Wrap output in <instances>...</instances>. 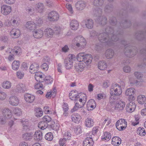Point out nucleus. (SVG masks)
Wrapping results in <instances>:
<instances>
[{"mask_svg": "<svg viewBox=\"0 0 146 146\" xmlns=\"http://www.w3.org/2000/svg\"><path fill=\"white\" fill-rule=\"evenodd\" d=\"M104 32L99 35V40L102 43L109 46L112 45L114 42L118 40L119 36V31H117V33L113 29L110 27H108L106 28Z\"/></svg>", "mask_w": 146, "mask_h": 146, "instance_id": "obj_1", "label": "nucleus"}, {"mask_svg": "<svg viewBox=\"0 0 146 146\" xmlns=\"http://www.w3.org/2000/svg\"><path fill=\"white\" fill-rule=\"evenodd\" d=\"M110 90V94L111 96L110 97L111 103V100H117L119 98V96L122 94V90L121 86L117 84H112Z\"/></svg>", "mask_w": 146, "mask_h": 146, "instance_id": "obj_2", "label": "nucleus"}, {"mask_svg": "<svg viewBox=\"0 0 146 146\" xmlns=\"http://www.w3.org/2000/svg\"><path fill=\"white\" fill-rule=\"evenodd\" d=\"M72 44L76 50H82L85 48L86 42L84 38L79 36L75 37L73 40Z\"/></svg>", "mask_w": 146, "mask_h": 146, "instance_id": "obj_3", "label": "nucleus"}, {"mask_svg": "<svg viewBox=\"0 0 146 146\" xmlns=\"http://www.w3.org/2000/svg\"><path fill=\"white\" fill-rule=\"evenodd\" d=\"M126 43L125 40H122L121 42L122 45L125 47L124 52L125 55L129 57L134 56L137 52L136 48L135 46H127L128 44H125Z\"/></svg>", "mask_w": 146, "mask_h": 146, "instance_id": "obj_4", "label": "nucleus"}, {"mask_svg": "<svg viewBox=\"0 0 146 146\" xmlns=\"http://www.w3.org/2000/svg\"><path fill=\"white\" fill-rule=\"evenodd\" d=\"M77 60L80 62H83L86 64H90L92 59V55L90 54H85L84 52L78 53L76 56Z\"/></svg>", "mask_w": 146, "mask_h": 146, "instance_id": "obj_5", "label": "nucleus"}, {"mask_svg": "<svg viewBox=\"0 0 146 146\" xmlns=\"http://www.w3.org/2000/svg\"><path fill=\"white\" fill-rule=\"evenodd\" d=\"M104 4L103 0H94L93 4L94 6L97 7L93 11V14L96 16L102 15V9L100 7H101Z\"/></svg>", "mask_w": 146, "mask_h": 146, "instance_id": "obj_6", "label": "nucleus"}, {"mask_svg": "<svg viewBox=\"0 0 146 146\" xmlns=\"http://www.w3.org/2000/svg\"><path fill=\"white\" fill-rule=\"evenodd\" d=\"M127 122L125 119H120L118 120L116 123L117 128L119 131H122L125 129L127 126Z\"/></svg>", "mask_w": 146, "mask_h": 146, "instance_id": "obj_7", "label": "nucleus"}, {"mask_svg": "<svg viewBox=\"0 0 146 146\" xmlns=\"http://www.w3.org/2000/svg\"><path fill=\"white\" fill-rule=\"evenodd\" d=\"M80 94L82 95L84 94L83 93L78 94L76 90H72L69 93V97L72 100H74L76 102L77 99L80 98L79 95Z\"/></svg>", "mask_w": 146, "mask_h": 146, "instance_id": "obj_8", "label": "nucleus"}, {"mask_svg": "<svg viewBox=\"0 0 146 146\" xmlns=\"http://www.w3.org/2000/svg\"><path fill=\"white\" fill-rule=\"evenodd\" d=\"M48 17L51 21H56L58 19L59 15L56 12L52 11L48 14Z\"/></svg>", "mask_w": 146, "mask_h": 146, "instance_id": "obj_9", "label": "nucleus"}, {"mask_svg": "<svg viewBox=\"0 0 146 146\" xmlns=\"http://www.w3.org/2000/svg\"><path fill=\"white\" fill-rule=\"evenodd\" d=\"M86 3L85 1H80L77 2L75 5L76 9L78 11H82L85 8Z\"/></svg>", "mask_w": 146, "mask_h": 146, "instance_id": "obj_10", "label": "nucleus"}, {"mask_svg": "<svg viewBox=\"0 0 146 146\" xmlns=\"http://www.w3.org/2000/svg\"><path fill=\"white\" fill-rule=\"evenodd\" d=\"M11 7L9 6L4 5L1 7V12L4 15L9 14L11 12Z\"/></svg>", "mask_w": 146, "mask_h": 146, "instance_id": "obj_11", "label": "nucleus"}, {"mask_svg": "<svg viewBox=\"0 0 146 146\" xmlns=\"http://www.w3.org/2000/svg\"><path fill=\"white\" fill-rule=\"evenodd\" d=\"M10 104L13 106H17L19 103V100L18 98L15 96H11L9 99Z\"/></svg>", "mask_w": 146, "mask_h": 146, "instance_id": "obj_12", "label": "nucleus"}, {"mask_svg": "<svg viewBox=\"0 0 146 146\" xmlns=\"http://www.w3.org/2000/svg\"><path fill=\"white\" fill-rule=\"evenodd\" d=\"M35 73V78L37 82H42L44 80L45 76L42 73L36 72Z\"/></svg>", "mask_w": 146, "mask_h": 146, "instance_id": "obj_13", "label": "nucleus"}, {"mask_svg": "<svg viewBox=\"0 0 146 146\" xmlns=\"http://www.w3.org/2000/svg\"><path fill=\"white\" fill-rule=\"evenodd\" d=\"M24 99L26 102L29 103H33L35 100V96L31 94L26 93L24 96Z\"/></svg>", "mask_w": 146, "mask_h": 146, "instance_id": "obj_14", "label": "nucleus"}, {"mask_svg": "<svg viewBox=\"0 0 146 146\" xmlns=\"http://www.w3.org/2000/svg\"><path fill=\"white\" fill-rule=\"evenodd\" d=\"M35 9L38 12L42 13L45 11L46 9L43 3H38L36 5Z\"/></svg>", "mask_w": 146, "mask_h": 146, "instance_id": "obj_15", "label": "nucleus"}, {"mask_svg": "<svg viewBox=\"0 0 146 146\" xmlns=\"http://www.w3.org/2000/svg\"><path fill=\"white\" fill-rule=\"evenodd\" d=\"M3 116L7 119H9L12 116V113L11 110L8 108H4L2 111Z\"/></svg>", "mask_w": 146, "mask_h": 146, "instance_id": "obj_16", "label": "nucleus"}, {"mask_svg": "<svg viewBox=\"0 0 146 146\" xmlns=\"http://www.w3.org/2000/svg\"><path fill=\"white\" fill-rule=\"evenodd\" d=\"M25 27L31 31L34 30L36 27L35 23L32 21H29L27 22Z\"/></svg>", "mask_w": 146, "mask_h": 146, "instance_id": "obj_17", "label": "nucleus"}, {"mask_svg": "<svg viewBox=\"0 0 146 146\" xmlns=\"http://www.w3.org/2000/svg\"><path fill=\"white\" fill-rule=\"evenodd\" d=\"M15 90L18 92L23 93L26 90V88L24 84L21 83L16 86Z\"/></svg>", "mask_w": 146, "mask_h": 146, "instance_id": "obj_18", "label": "nucleus"}, {"mask_svg": "<svg viewBox=\"0 0 146 146\" xmlns=\"http://www.w3.org/2000/svg\"><path fill=\"white\" fill-rule=\"evenodd\" d=\"M136 108V105L133 102H130L127 104L126 107V109L127 111L132 112L135 110Z\"/></svg>", "mask_w": 146, "mask_h": 146, "instance_id": "obj_19", "label": "nucleus"}, {"mask_svg": "<svg viewBox=\"0 0 146 146\" xmlns=\"http://www.w3.org/2000/svg\"><path fill=\"white\" fill-rule=\"evenodd\" d=\"M101 15L97 16L99 17L97 19V21L99 24L102 25H106L107 23V19L105 16H100Z\"/></svg>", "mask_w": 146, "mask_h": 146, "instance_id": "obj_20", "label": "nucleus"}, {"mask_svg": "<svg viewBox=\"0 0 146 146\" xmlns=\"http://www.w3.org/2000/svg\"><path fill=\"white\" fill-rule=\"evenodd\" d=\"M94 144V141L92 137H87L83 142L84 146H92Z\"/></svg>", "mask_w": 146, "mask_h": 146, "instance_id": "obj_21", "label": "nucleus"}, {"mask_svg": "<svg viewBox=\"0 0 146 146\" xmlns=\"http://www.w3.org/2000/svg\"><path fill=\"white\" fill-rule=\"evenodd\" d=\"M70 26L72 30H76L78 28L79 23L76 20H73L70 22Z\"/></svg>", "mask_w": 146, "mask_h": 146, "instance_id": "obj_22", "label": "nucleus"}, {"mask_svg": "<svg viewBox=\"0 0 146 146\" xmlns=\"http://www.w3.org/2000/svg\"><path fill=\"white\" fill-rule=\"evenodd\" d=\"M125 106V103L121 101L115 104V109L118 110H123Z\"/></svg>", "mask_w": 146, "mask_h": 146, "instance_id": "obj_23", "label": "nucleus"}, {"mask_svg": "<svg viewBox=\"0 0 146 146\" xmlns=\"http://www.w3.org/2000/svg\"><path fill=\"white\" fill-rule=\"evenodd\" d=\"M96 107V102L94 100H90L87 103V107L88 110H91Z\"/></svg>", "mask_w": 146, "mask_h": 146, "instance_id": "obj_24", "label": "nucleus"}, {"mask_svg": "<svg viewBox=\"0 0 146 146\" xmlns=\"http://www.w3.org/2000/svg\"><path fill=\"white\" fill-rule=\"evenodd\" d=\"M135 93V89L133 88H130L127 89L125 92V94L126 96H129L132 98V100L134 98L133 95Z\"/></svg>", "mask_w": 146, "mask_h": 146, "instance_id": "obj_25", "label": "nucleus"}, {"mask_svg": "<svg viewBox=\"0 0 146 146\" xmlns=\"http://www.w3.org/2000/svg\"><path fill=\"white\" fill-rule=\"evenodd\" d=\"M39 68V65L35 63L32 64L30 67V72L34 74L36 72Z\"/></svg>", "mask_w": 146, "mask_h": 146, "instance_id": "obj_26", "label": "nucleus"}, {"mask_svg": "<svg viewBox=\"0 0 146 146\" xmlns=\"http://www.w3.org/2000/svg\"><path fill=\"white\" fill-rule=\"evenodd\" d=\"M85 24L86 28L89 29H91L93 27L94 22L91 19H87L85 20Z\"/></svg>", "mask_w": 146, "mask_h": 146, "instance_id": "obj_27", "label": "nucleus"}, {"mask_svg": "<svg viewBox=\"0 0 146 146\" xmlns=\"http://www.w3.org/2000/svg\"><path fill=\"white\" fill-rule=\"evenodd\" d=\"M43 31L42 30L38 29L34 32L33 35L35 38H41L43 36Z\"/></svg>", "mask_w": 146, "mask_h": 146, "instance_id": "obj_28", "label": "nucleus"}, {"mask_svg": "<svg viewBox=\"0 0 146 146\" xmlns=\"http://www.w3.org/2000/svg\"><path fill=\"white\" fill-rule=\"evenodd\" d=\"M72 120L74 123H78L81 119V116L77 113H74L71 116Z\"/></svg>", "mask_w": 146, "mask_h": 146, "instance_id": "obj_29", "label": "nucleus"}, {"mask_svg": "<svg viewBox=\"0 0 146 146\" xmlns=\"http://www.w3.org/2000/svg\"><path fill=\"white\" fill-rule=\"evenodd\" d=\"M94 121L93 119L90 117L86 118L85 121V125L87 127H90L94 125Z\"/></svg>", "mask_w": 146, "mask_h": 146, "instance_id": "obj_30", "label": "nucleus"}, {"mask_svg": "<svg viewBox=\"0 0 146 146\" xmlns=\"http://www.w3.org/2000/svg\"><path fill=\"white\" fill-rule=\"evenodd\" d=\"M85 66L84 64L83 63H79L76 64L74 67L76 71L79 72L83 71Z\"/></svg>", "mask_w": 146, "mask_h": 146, "instance_id": "obj_31", "label": "nucleus"}, {"mask_svg": "<svg viewBox=\"0 0 146 146\" xmlns=\"http://www.w3.org/2000/svg\"><path fill=\"white\" fill-rule=\"evenodd\" d=\"M121 143V139L117 137H114L112 139L111 144L114 145H118Z\"/></svg>", "mask_w": 146, "mask_h": 146, "instance_id": "obj_32", "label": "nucleus"}, {"mask_svg": "<svg viewBox=\"0 0 146 146\" xmlns=\"http://www.w3.org/2000/svg\"><path fill=\"white\" fill-rule=\"evenodd\" d=\"M21 123L22 124L23 129L24 130L28 131L30 130L31 126L28 121L22 120Z\"/></svg>", "mask_w": 146, "mask_h": 146, "instance_id": "obj_33", "label": "nucleus"}, {"mask_svg": "<svg viewBox=\"0 0 146 146\" xmlns=\"http://www.w3.org/2000/svg\"><path fill=\"white\" fill-rule=\"evenodd\" d=\"M114 54L113 51L111 49L107 50L105 52V55L106 57L108 59L112 58Z\"/></svg>", "mask_w": 146, "mask_h": 146, "instance_id": "obj_34", "label": "nucleus"}, {"mask_svg": "<svg viewBox=\"0 0 146 146\" xmlns=\"http://www.w3.org/2000/svg\"><path fill=\"white\" fill-rule=\"evenodd\" d=\"M98 68L101 70H104L107 68V64L104 61H100L98 65Z\"/></svg>", "mask_w": 146, "mask_h": 146, "instance_id": "obj_35", "label": "nucleus"}, {"mask_svg": "<svg viewBox=\"0 0 146 146\" xmlns=\"http://www.w3.org/2000/svg\"><path fill=\"white\" fill-rule=\"evenodd\" d=\"M34 139L37 141L41 140L42 138V133L40 131L35 132L34 135Z\"/></svg>", "mask_w": 146, "mask_h": 146, "instance_id": "obj_36", "label": "nucleus"}, {"mask_svg": "<svg viewBox=\"0 0 146 146\" xmlns=\"http://www.w3.org/2000/svg\"><path fill=\"white\" fill-rule=\"evenodd\" d=\"M11 35H13V37L15 38L18 37L20 34V31L18 29H13L10 32Z\"/></svg>", "mask_w": 146, "mask_h": 146, "instance_id": "obj_37", "label": "nucleus"}, {"mask_svg": "<svg viewBox=\"0 0 146 146\" xmlns=\"http://www.w3.org/2000/svg\"><path fill=\"white\" fill-rule=\"evenodd\" d=\"M53 31L50 28H47L44 31L45 35L48 38L51 37L54 34Z\"/></svg>", "mask_w": 146, "mask_h": 146, "instance_id": "obj_38", "label": "nucleus"}, {"mask_svg": "<svg viewBox=\"0 0 146 146\" xmlns=\"http://www.w3.org/2000/svg\"><path fill=\"white\" fill-rule=\"evenodd\" d=\"M137 101L140 104H143L145 102L146 98L145 96L143 95H139L137 97Z\"/></svg>", "mask_w": 146, "mask_h": 146, "instance_id": "obj_39", "label": "nucleus"}, {"mask_svg": "<svg viewBox=\"0 0 146 146\" xmlns=\"http://www.w3.org/2000/svg\"><path fill=\"white\" fill-rule=\"evenodd\" d=\"M12 25L15 27L18 26L20 23V21L18 17H14L11 19Z\"/></svg>", "mask_w": 146, "mask_h": 146, "instance_id": "obj_40", "label": "nucleus"}, {"mask_svg": "<svg viewBox=\"0 0 146 146\" xmlns=\"http://www.w3.org/2000/svg\"><path fill=\"white\" fill-rule=\"evenodd\" d=\"M120 24L121 28L124 27V28H128L131 25V22L129 21H128L126 20H123L122 23Z\"/></svg>", "mask_w": 146, "mask_h": 146, "instance_id": "obj_41", "label": "nucleus"}, {"mask_svg": "<svg viewBox=\"0 0 146 146\" xmlns=\"http://www.w3.org/2000/svg\"><path fill=\"white\" fill-rule=\"evenodd\" d=\"M35 115L37 117H40L43 114V111L40 108H35Z\"/></svg>", "mask_w": 146, "mask_h": 146, "instance_id": "obj_42", "label": "nucleus"}, {"mask_svg": "<svg viewBox=\"0 0 146 146\" xmlns=\"http://www.w3.org/2000/svg\"><path fill=\"white\" fill-rule=\"evenodd\" d=\"M64 63L66 69L71 68L73 66L72 61H70L68 59H65L64 60Z\"/></svg>", "mask_w": 146, "mask_h": 146, "instance_id": "obj_43", "label": "nucleus"}, {"mask_svg": "<svg viewBox=\"0 0 146 146\" xmlns=\"http://www.w3.org/2000/svg\"><path fill=\"white\" fill-rule=\"evenodd\" d=\"M113 6L111 4H108L106 5L104 9V11L106 13L110 12L113 11Z\"/></svg>", "mask_w": 146, "mask_h": 146, "instance_id": "obj_44", "label": "nucleus"}, {"mask_svg": "<svg viewBox=\"0 0 146 146\" xmlns=\"http://www.w3.org/2000/svg\"><path fill=\"white\" fill-rule=\"evenodd\" d=\"M48 123L43 121L40 122L38 124V127L42 130H44L48 127Z\"/></svg>", "mask_w": 146, "mask_h": 146, "instance_id": "obj_45", "label": "nucleus"}, {"mask_svg": "<svg viewBox=\"0 0 146 146\" xmlns=\"http://www.w3.org/2000/svg\"><path fill=\"white\" fill-rule=\"evenodd\" d=\"M33 133L31 132L30 133H26L23 135V137L25 140H29L32 139Z\"/></svg>", "mask_w": 146, "mask_h": 146, "instance_id": "obj_46", "label": "nucleus"}, {"mask_svg": "<svg viewBox=\"0 0 146 146\" xmlns=\"http://www.w3.org/2000/svg\"><path fill=\"white\" fill-rule=\"evenodd\" d=\"M27 13L28 14L31 15L35 13V10L34 8L30 6H27L26 8Z\"/></svg>", "mask_w": 146, "mask_h": 146, "instance_id": "obj_47", "label": "nucleus"}, {"mask_svg": "<svg viewBox=\"0 0 146 146\" xmlns=\"http://www.w3.org/2000/svg\"><path fill=\"white\" fill-rule=\"evenodd\" d=\"M20 64V62L19 61H14L12 64V68L15 70H17L19 67Z\"/></svg>", "mask_w": 146, "mask_h": 146, "instance_id": "obj_48", "label": "nucleus"}, {"mask_svg": "<svg viewBox=\"0 0 146 146\" xmlns=\"http://www.w3.org/2000/svg\"><path fill=\"white\" fill-rule=\"evenodd\" d=\"M2 86L5 89H8L10 88L11 86V83L9 81H4L2 84Z\"/></svg>", "mask_w": 146, "mask_h": 146, "instance_id": "obj_49", "label": "nucleus"}, {"mask_svg": "<svg viewBox=\"0 0 146 146\" xmlns=\"http://www.w3.org/2000/svg\"><path fill=\"white\" fill-rule=\"evenodd\" d=\"M47 60L45 61V62L43 63L41 66V68L43 70L45 71L48 70V60L49 58H46Z\"/></svg>", "mask_w": 146, "mask_h": 146, "instance_id": "obj_50", "label": "nucleus"}, {"mask_svg": "<svg viewBox=\"0 0 146 146\" xmlns=\"http://www.w3.org/2000/svg\"><path fill=\"white\" fill-rule=\"evenodd\" d=\"M145 33H144L143 32H139L136 33L135 34V36L139 40H141L143 39L144 36L145 35Z\"/></svg>", "mask_w": 146, "mask_h": 146, "instance_id": "obj_51", "label": "nucleus"}, {"mask_svg": "<svg viewBox=\"0 0 146 146\" xmlns=\"http://www.w3.org/2000/svg\"><path fill=\"white\" fill-rule=\"evenodd\" d=\"M111 138V134L108 132H106L104 133L103 137L102 139H103L106 140V141H108Z\"/></svg>", "mask_w": 146, "mask_h": 146, "instance_id": "obj_52", "label": "nucleus"}, {"mask_svg": "<svg viewBox=\"0 0 146 146\" xmlns=\"http://www.w3.org/2000/svg\"><path fill=\"white\" fill-rule=\"evenodd\" d=\"M137 131V134L141 136H145L146 134L145 129L143 127L138 128Z\"/></svg>", "mask_w": 146, "mask_h": 146, "instance_id": "obj_53", "label": "nucleus"}, {"mask_svg": "<svg viewBox=\"0 0 146 146\" xmlns=\"http://www.w3.org/2000/svg\"><path fill=\"white\" fill-rule=\"evenodd\" d=\"M57 126L56 125L55 122L54 121H51L50 123H48V127L53 129H56Z\"/></svg>", "mask_w": 146, "mask_h": 146, "instance_id": "obj_54", "label": "nucleus"}, {"mask_svg": "<svg viewBox=\"0 0 146 146\" xmlns=\"http://www.w3.org/2000/svg\"><path fill=\"white\" fill-rule=\"evenodd\" d=\"M41 82H37L35 84L34 86L35 88L36 89L42 90L44 88V86Z\"/></svg>", "mask_w": 146, "mask_h": 146, "instance_id": "obj_55", "label": "nucleus"}, {"mask_svg": "<svg viewBox=\"0 0 146 146\" xmlns=\"http://www.w3.org/2000/svg\"><path fill=\"white\" fill-rule=\"evenodd\" d=\"M46 139L50 141L52 140L53 138L52 133L51 132L48 133L46 134L45 137Z\"/></svg>", "mask_w": 146, "mask_h": 146, "instance_id": "obj_56", "label": "nucleus"}, {"mask_svg": "<svg viewBox=\"0 0 146 146\" xmlns=\"http://www.w3.org/2000/svg\"><path fill=\"white\" fill-rule=\"evenodd\" d=\"M13 111L14 114L17 116H20L22 114L21 110L17 108H15Z\"/></svg>", "mask_w": 146, "mask_h": 146, "instance_id": "obj_57", "label": "nucleus"}, {"mask_svg": "<svg viewBox=\"0 0 146 146\" xmlns=\"http://www.w3.org/2000/svg\"><path fill=\"white\" fill-rule=\"evenodd\" d=\"M109 21L111 25L114 26L116 25L117 20L115 17H112L110 18Z\"/></svg>", "mask_w": 146, "mask_h": 146, "instance_id": "obj_58", "label": "nucleus"}, {"mask_svg": "<svg viewBox=\"0 0 146 146\" xmlns=\"http://www.w3.org/2000/svg\"><path fill=\"white\" fill-rule=\"evenodd\" d=\"M43 121L44 122L48 123H50L51 121V118L48 115L44 116L42 118Z\"/></svg>", "mask_w": 146, "mask_h": 146, "instance_id": "obj_59", "label": "nucleus"}, {"mask_svg": "<svg viewBox=\"0 0 146 146\" xmlns=\"http://www.w3.org/2000/svg\"><path fill=\"white\" fill-rule=\"evenodd\" d=\"M61 31V28L59 26H55L54 28V33L57 35L59 34Z\"/></svg>", "mask_w": 146, "mask_h": 146, "instance_id": "obj_60", "label": "nucleus"}, {"mask_svg": "<svg viewBox=\"0 0 146 146\" xmlns=\"http://www.w3.org/2000/svg\"><path fill=\"white\" fill-rule=\"evenodd\" d=\"M45 82L47 84H51L53 80V78L50 76H48L45 77Z\"/></svg>", "mask_w": 146, "mask_h": 146, "instance_id": "obj_61", "label": "nucleus"}, {"mask_svg": "<svg viewBox=\"0 0 146 146\" xmlns=\"http://www.w3.org/2000/svg\"><path fill=\"white\" fill-rule=\"evenodd\" d=\"M62 108L64 112L63 113V115H64L65 116L67 113L66 112L69 109L68 106L67 104L64 103L62 106Z\"/></svg>", "mask_w": 146, "mask_h": 146, "instance_id": "obj_62", "label": "nucleus"}, {"mask_svg": "<svg viewBox=\"0 0 146 146\" xmlns=\"http://www.w3.org/2000/svg\"><path fill=\"white\" fill-rule=\"evenodd\" d=\"M71 136V134L68 131L66 132L64 136V139L69 140L70 139Z\"/></svg>", "mask_w": 146, "mask_h": 146, "instance_id": "obj_63", "label": "nucleus"}, {"mask_svg": "<svg viewBox=\"0 0 146 146\" xmlns=\"http://www.w3.org/2000/svg\"><path fill=\"white\" fill-rule=\"evenodd\" d=\"M67 140L64 139V138L60 139L59 141V143L60 146H66V143Z\"/></svg>", "mask_w": 146, "mask_h": 146, "instance_id": "obj_64", "label": "nucleus"}]
</instances>
